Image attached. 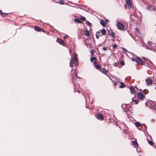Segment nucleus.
I'll return each mask as SVG.
<instances>
[{
  "label": "nucleus",
  "mask_w": 156,
  "mask_h": 156,
  "mask_svg": "<svg viewBox=\"0 0 156 156\" xmlns=\"http://www.w3.org/2000/svg\"><path fill=\"white\" fill-rule=\"evenodd\" d=\"M78 59L77 57L76 54H74L73 56L72 57L70 60L69 66L70 67H72L73 65L77 66L78 65L77 63Z\"/></svg>",
  "instance_id": "obj_1"
},
{
  "label": "nucleus",
  "mask_w": 156,
  "mask_h": 156,
  "mask_svg": "<svg viewBox=\"0 0 156 156\" xmlns=\"http://www.w3.org/2000/svg\"><path fill=\"white\" fill-rule=\"evenodd\" d=\"M106 33V30L104 29H103L101 30H99L96 34V38L97 39H99V37L103 35H105Z\"/></svg>",
  "instance_id": "obj_2"
},
{
  "label": "nucleus",
  "mask_w": 156,
  "mask_h": 156,
  "mask_svg": "<svg viewBox=\"0 0 156 156\" xmlns=\"http://www.w3.org/2000/svg\"><path fill=\"white\" fill-rule=\"evenodd\" d=\"M136 62L139 64L143 65L144 62L140 57H137L136 58Z\"/></svg>",
  "instance_id": "obj_3"
},
{
  "label": "nucleus",
  "mask_w": 156,
  "mask_h": 156,
  "mask_svg": "<svg viewBox=\"0 0 156 156\" xmlns=\"http://www.w3.org/2000/svg\"><path fill=\"white\" fill-rule=\"evenodd\" d=\"M116 25L118 29L119 30H122L124 29V26L120 23H118Z\"/></svg>",
  "instance_id": "obj_4"
},
{
  "label": "nucleus",
  "mask_w": 156,
  "mask_h": 156,
  "mask_svg": "<svg viewBox=\"0 0 156 156\" xmlns=\"http://www.w3.org/2000/svg\"><path fill=\"white\" fill-rule=\"evenodd\" d=\"M149 104L150 105V107L151 109H156V105L155 104L154 101H151L149 103Z\"/></svg>",
  "instance_id": "obj_5"
},
{
  "label": "nucleus",
  "mask_w": 156,
  "mask_h": 156,
  "mask_svg": "<svg viewBox=\"0 0 156 156\" xmlns=\"http://www.w3.org/2000/svg\"><path fill=\"white\" fill-rule=\"evenodd\" d=\"M126 3L129 8H132V2L131 0H126Z\"/></svg>",
  "instance_id": "obj_6"
},
{
  "label": "nucleus",
  "mask_w": 156,
  "mask_h": 156,
  "mask_svg": "<svg viewBox=\"0 0 156 156\" xmlns=\"http://www.w3.org/2000/svg\"><path fill=\"white\" fill-rule=\"evenodd\" d=\"M146 9L148 11H152L156 10V8L153 5H149L147 7Z\"/></svg>",
  "instance_id": "obj_7"
},
{
  "label": "nucleus",
  "mask_w": 156,
  "mask_h": 156,
  "mask_svg": "<svg viewBox=\"0 0 156 156\" xmlns=\"http://www.w3.org/2000/svg\"><path fill=\"white\" fill-rule=\"evenodd\" d=\"M137 95L138 98L141 100L143 99L144 97V95L141 92L138 93L137 94Z\"/></svg>",
  "instance_id": "obj_8"
},
{
  "label": "nucleus",
  "mask_w": 156,
  "mask_h": 156,
  "mask_svg": "<svg viewBox=\"0 0 156 156\" xmlns=\"http://www.w3.org/2000/svg\"><path fill=\"white\" fill-rule=\"evenodd\" d=\"M56 41L58 43L63 45H64L65 44H66L63 40L60 39L59 38H58L57 39Z\"/></svg>",
  "instance_id": "obj_9"
},
{
  "label": "nucleus",
  "mask_w": 156,
  "mask_h": 156,
  "mask_svg": "<svg viewBox=\"0 0 156 156\" xmlns=\"http://www.w3.org/2000/svg\"><path fill=\"white\" fill-rule=\"evenodd\" d=\"M132 145L135 148H137L138 147V145L136 141H133L132 142Z\"/></svg>",
  "instance_id": "obj_10"
},
{
  "label": "nucleus",
  "mask_w": 156,
  "mask_h": 156,
  "mask_svg": "<svg viewBox=\"0 0 156 156\" xmlns=\"http://www.w3.org/2000/svg\"><path fill=\"white\" fill-rule=\"evenodd\" d=\"M147 84L148 85H151L152 84V81L149 78H147L146 80Z\"/></svg>",
  "instance_id": "obj_11"
},
{
  "label": "nucleus",
  "mask_w": 156,
  "mask_h": 156,
  "mask_svg": "<svg viewBox=\"0 0 156 156\" xmlns=\"http://www.w3.org/2000/svg\"><path fill=\"white\" fill-rule=\"evenodd\" d=\"M97 118L99 120H101L103 119V115L101 114H98L97 115Z\"/></svg>",
  "instance_id": "obj_12"
},
{
  "label": "nucleus",
  "mask_w": 156,
  "mask_h": 156,
  "mask_svg": "<svg viewBox=\"0 0 156 156\" xmlns=\"http://www.w3.org/2000/svg\"><path fill=\"white\" fill-rule=\"evenodd\" d=\"M131 93L132 94H134L135 93V91L133 87L130 86L129 88Z\"/></svg>",
  "instance_id": "obj_13"
},
{
  "label": "nucleus",
  "mask_w": 156,
  "mask_h": 156,
  "mask_svg": "<svg viewBox=\"0 0 156 156\" xmlns=\"http://www.w3.org/2000/svg\"><path fill=\"white\" fill-rule=\"evenodd\" d=\"M35 29L37 30L38 31H40L41 30V29L39 27L37 26H35ZM43 31V32H44L45 30H42Z\"/></svg>",
  "instance_id": "obj_14"
},
{
  "label": "nucleus",
  "mask_w": 156,
  "mask_h": 156,
  "mask_svg": "<svg viewBox=\"0 0 156 156\" xmlns=\"http://www.w3.org/2000/svg\"><path fill=\"white\" fill-rule=\"evenodd\" d=\"M74 21L75 23H82V21H81L78 18H76L74 19Z\"/></svg>",
  "instance_id": "obj_15"
},
{
  "label": "nucleus",
  "mask_w": 156,
  "mask_h": 156,
  "mask_svg": "<svg viewBox=\"0 0 156 156\" xmlns=\"http://www.w3.org/2000/svg\"><path fill=\"white\" fill-rule=\"evenodd\" d=\"M101 24L103 26H105L106 25V23L105 21L101 20L100 21Z\"/></svg>",
  "instance_id": "obj_16"
},
{
  "label": "nucleus",
  "mask_w": 156,
  "mask_h": 156,
  "mask_svg": "<svg viewBox=\"0 0 156 156\" xmlns=\"http://www.w3.org/2000/svg\"><path fill=\"white\" fill-rule=\"evenodd\" d=\"M108 33L109 35L112 36L113 37H115V35L114 32L112 31H109L108 32Z\"/></svg>",
  "instance_id": "obj_17"
},
{
  "label": "nucleus",
  "mask_w": 156,
  "mask_h": 156,
  "mask_svg": "<svg viewBox=\"0 0 156 156\" xmlns=\"http://www.w3.org/2000/svg\"><path fill=\"white\" fill-rule=\"evenodd\" d=\"M84 34L86 35L87 37H89L90 35L89 32L87 30H86L84 31Z\"/></svg>",
  "instance_id": "obj_18"
},
{
  "label": "nucleus",
  "mask_w": 156,
  "mask_h": 156,
  "mask_svg": "<svg viewBox=\"0 0 156 156\" xmlns=\"http://www.w3.org/2000/svg\"><path fill=\"white\" fill-rule=\"evenodd\" d=\"M95 57H91L90 58V61H91L93 62H94V63H96V61H95Z\"/></svg>",
  "instance_id": "obj_19"
},
{
  "label": "nucleus",
  "mask_w": 156,
  "mask_h": 156,
  "mask_svg": "<svg viewBox=\"0 0 156 156\" xmlns=\"http://www.w3.org/2000/svg\"><path fill=\"white\" fill-rule=\"evenodd\" d=\"M58 3L61 5L65 4L64 0H59L58 2Z\"/></svg>",
  "instance_id": "obj_20"
},
{
  "label": "nucleus",
  "mask_w": 156,
  "mask_h": 156,
  "mask_svg": "<svg viewBox=\"0 0 156 156\" xmlns=\"http://www.w3.org/2000/svg\"><path fill=\"white\" fill-rule=\"evenodd\" d=\"M135 126L137 127H140L141 126V125L140 122H137L135 123Z\"/></svg>",
  "instance_id": "obj_21"
},
{
  "label": "nucleus",
  "mask_w": 156,
  "mask_h": 156,
  "mask_svg": "<svg viewBox=\"0 0 156 156\" xmlns=\"http://www.w3.org/2000/svg\"><path fill=\"white\" fill-rule=\"evenodd\" d=\"M94 67H96V68L97 69H98L99 68H100V66H99L97 64V63H94Z\"/></svg>",
  "instance_id": "obj_22"
},
{
  "label": "nucleus",
  "mask_w": 156,
  "mask_h": 156,
  "mask_svg": "<svg viewBox=\"0 0 156 156\" xmlns=\"http://www.w3.org/2000/svg\"><path fill=\"white\" fill-rule=\"evenodd\" d=\"M120 83H121V85L120 87V88H122L124 87H125V84H124V83L121 82Z\"/></svg>",
  "instance_id": "obj_23"
},
{
  "label": "nucleus",
  "mask_w": 156,
  "mask_h": 156,
  "mask_svg": "<svg viewBox=\"0 0 156 156\" xmlns=\"http://www.w3.org/2000/svg\"><path fill=\"white\" fill-rule=\"evenodd\" d=\"M103 73L106 74L108 72V70L104 68H103L102 69Z\"/></svg>",
  "instance_id": "obj_24"
},
{
  "label": "nucleus",
  "mask_w": 156,
  "mask_h": 156,
  "mask_svg": "<svg viewBox=\"0 0 156 156\" xmlns=\"http://www.w3.org/2000/svg\"><path fill=\"white\" fill-rule=\"evenodd\" d=\"M86 23L90 27L92 25V24L91 23H90L89 21H87Z\"/></svg>",
  "instance_id": "obj_25"
},
{
  "label": "nucleus",
  "mask_w": 156,
  "mask_h": 156,
  "mask_svg": "<svg viewBox=\"0 0 156 156\" xmlns=\"http://www.w3.org/2000/svg\"><path fill=\"white\" fill-rule=\"evenodd\" d=\"M2 16L5 17L8 15V14L5 13H3L2 12L1 14Z\"/></svg>",
  "instance_id": "obj_26"
},
{
  "label": "nucleus",
  "mask_w": 156,
  "mask_h": 156,
  "mask_svg": "<svg viewBox=\"0 0 156 156\" xmlns=\"http://www.w3.org/2000/svg\"><path fill=\"white\" fill-rule=\"evenodd\" d=\"M77 72H76V71L75 70V72H74V75H75V76L76 77H77L78 78H80V77H77Z\"/></svg>",
  "instance_id": "obj_27"
},
{
  "label": "nucleus",
  "mask_w": 156,
  "mask_h": 156,
  "mask_svg": "<svg viewBox=\"0 0 156 156\" xmlns=\"http://www.w3.org/2000/svg\"><path fill=\"white\" fill-rule=\"evenodd\" d=\"M132 101H134L135 102L136 104H138L139 101H137V100H133V98H132Z\"/></svg>",
  "instance_id": "obj_28"
},
{
  "label": "nucleus",
  "mask_w": 156,
  "mask_h": 156,
  "mask_svg": "<svg viewBox=\"0 0 156 156\" xmlns=\"http://www.w3.org/2000/svg\"><path fill=\"white\" fill-rule=\"evenodd\" d=\"M148 44L150 45H151V46H152L153 43H152V41H149L147 42Z\"/></svg>",
  "instance_id": "obj_29"
},
{
  "label": "nucleus",
  "mask_w": 156,
  "mask_h": 156,
  "mask_svg": "<svg viewBox=\"0 0 156 156\" xmlns=\"http://www.w3.org/2000/svg\"><path fill=\"white\" fill-rule=\"evenodd\" d=\"M148 143L151 145H152L153 144V143L151 141H148Z\"/></svg>",
  "instance_id": "obj_30"
},
{
  "label": "nucleus",
  "mask_w": 156,
  "mask_h": 156,
  "mask_svg": "<svg viewBox=\"0 0 156 156\" xmlns=\"http://www.w3.org/2000/svg\"><path fill=\"white\" fill-rule=\"evenodd\" d=\"M148 91L147 89L144 90V93L145 94H147L148 93Z\"/></svg>",
  "instance_id": "obj_31"
},
{
  "label": "nucleus",
  "mask_w": 156,
  "mask_h": 156,
  "mask_svg": "<svg viewBox=\"0 0 156 156\" xmlns=\"http://www.w3.org/2000/svg\"><path fill=\"white\" fill-rule=\"evenodd\" d=\"M135 30L136 32H138L139 34L140 33V31L137 27L136 28Z\"/></svg>",
  "instance_id": "obj_32"
},
{
  "label": "nucleus",
  "mask_w": 156,
  "mask_h": 156,
  "mask_svg": "<svg viewBox=\"0 0 156 156\" xmlns=\"http://www.w3.org/2000/svg\"><path fill=\"white\" fill-rule=\"evenodd\" d=\"M81 19L83 20H83H86V18L85 17H82L81 18Z\"/></svg>",
  "instance_id": "obj_33"
},
{
  "label": "nucleus",
  "mask_w": 156,
  "mask_h": 156,
  "mask_svg": "<svg viewBox=\"0 0 156 156\" xmlns=\"http://www.w3.org/2000/svg\"><path fill=\"white\" fill-rule=\"evenodd\" d=\"M90 52H91V53L92 55L94 54V50H91Z\"/></svg>",
  "instance_id": "obj_34"
},
{
  "label": "nucleus",
  "mask_w": 156,
  "mask_h": 156,
  "mask_svg": "<svg viewBox=\"0 0 156 156\" xmlns=\"http://www.w3.org/2000/svg\"><path fill=\"white\" fill-rule=\"evenodd\" d=\"M122 50H123V52H125L127 51L126 49L124 48H122Z\"/></svg>",
  "instance_id": "obj_35"
},
{
  "label": "nucleus",
  "mask_w": 156,
  "mask_h": 156,
  "mask_svg": "<svg viewBox=\"0 0 156 156\" xmlns=\"http://www.w3.org/2000/svg\"><path fill=\"white\" fill-rule=\"evenodd\" d=\"M117 45L116 44H114L113 46V48H115L117 47Z\"/></svg>",
  "instance_id": "obj_36"
},
{
  "label": "nucleus",
  "mask_w": 156,
  "mask_h": 156,
  "mask_svg": "<svg viewBox=\"0 0 156 156\" xmlns=\"http://www.w3.org/2000/svg\"><path fill=\"white\" fill-rule=\"evenodd\" d=\"M124 133L126 134L128 133V132L127 131V130L125 129L124 130Z\"/></svg>",
  "instance_id": "obj_37"
},
{
  "label": "nucleus",
  "mask_w": 156,
  "mask_h": 156,
  "mask_svg": "<svg viewBox=\"0 0 156 156\" xmlns=\"http://www.w3.org/2000/svg\"><path fill=\"white\" fill-rule=\"evenodd\" d=\"M102 49L103 50H104V51H106L107 50V49L105 47H103V48H102Z\"/></svg>",
  "instance_id": "obj_38"
},
{
  "label": "nucleus",
  "mask_w": 156,
  "mask_h": 156,
  "mask_svg": "<svg viewBox=\"0 0 156 156\" xmlns=\"http://www.w3.org/2000/svg\"><path fill=\"white\" fill-rule=\"evenodd\" d=\"M118 63H115L114 64V65L115 66H118Z\"/></svg>",
  "instance_id": "obj_39"
},
{
  "label": "nucleus",
  "mask_w": 156,
  "mask_h": 156,
  "mask_svg": "<svg viewBox=\"0 0 156 156\" xmlns=\"http://www.w3.org/2000/svg\"><path fill=\"white\" fill-rule=\"evenodd\" d=\"M145 48L147 49H151V48H149V47L147 45H146V47H145Z\"/></svg>",
  "instance_id": "obj_40"
},
{
  "label": "nucleus",
  "mask_w": 156,
  "mask_h": 156,
  "mask_svg": "<svg viewBox=\"0 0 156 156\" xmlns=\"http://www.w3.org/2000/svg\"><path fill=\"white\" fill-rule=\"evenodd\" d=\"M131 59L133 61H136V58L135 59L133 58H132Z\"/></svg>",
  "instance_id": "obj_41"
},
{
  "label": "nucleus",
  "mask_w": 156,
  "mask_h": 156,
  "mask_svg": "<svg viewBox=\"0 0 156 156\" xmlns=\"http://www.w3.org/2000/svg\"><path fill=\"white\" fill-rule=\"evenodd\" d=\"M143 59L144 60H147V61H148V60L147 59V58H146L145 57H143Z\"/></svg>",
  "instance_id": "obj_42"
},
{
  "label": "nucleus",
  "mask_w": 156,
  "mask_h": 156,
  "mask_svg": "<svg viewBox=\"0 0 156 156\" xmlns=\"http://www.w3.org/2000/svg\"><path fill=\"white\" fill-rule=\"evenodd\" d=\"M121 64L122 65H124V62H121Z\"/></svg>",
  "instance_id": "obj_43"
},
{
  "label": "nucleus",
  "mask_w": 156,
  "mask_h": 156,
  "mask_svg": "<svg viewBox=\"0 0 156 156\" xmlns=\"http://www.w3.org/2000/svg\"><path fill=\"white\" fill-rule=\"evenodd\" d=\"M117 84V83L116 82H114V85L115 86H116Z\"/></svg>",
  "instance_id": "obj_44"
},
{
  "label": "nucleus",
  "mask_w": 156,
  "mask_h": 156,
  "mask_svg": "<svg viewBox=\"0 0 156 156\" xmlns=\"http://www.w3.org/2000/svg\"><path fill=\"white\" fill-rule=\"evenodd\" d=\"M68 37V36H65L63 37V38L64 39H66L67 37Z\"/></svg>",
  "instance_id": "obj_45"
},
{
  "label": "nucleus",
  "mask_w": 156,
  "mask_h": 156,
  "mask_svg": "<svg viewBox=\"0 0 156 156\" xmlns=\"http://www.w3.org/2000/svg\"><path fill=\"white\" fill-rule=\"evenodd\" d=\"M2 13V11L0 10V13H1V14Z\"/></svg>",
  "instance_id": "obj_46"
},
{
  "label": "nucleus",
  "mask_w": 156,
  "mask_h": 156,
  "mask_svg": "<svg viewBox=\"0 0 156 156\" xmlns=\"http://www.w3.org/2000/svg\"><path fill=\"white\" fill-rule=\"evenodd\" d=\"M74 78H73V80H72V81H73V80H74Z\"/></svg>",
  "instance_id": "obj_47"
},
{
  "label": "nucleus",
  "mask_w": 156,
  "mask_h": 156,
  "mask_svg": "<svg viewBox=\"0 0 156 156\" xmlns=\"http://www.w3.org/2000/svg\"><path fill=\"white\" fill-rule=\"evenodd\" d=\"M121 107H122V108H123V105H121Z\"/></svg>",
  "instance_id": "obj_48"
},
{
  "label": "nucleus",
  "mask_w": 156,
  "mask_h": 156,
  "mask_svg": "<svg viewBox=\"0 0 156 156\" xmlns=\"http://www.w3.org/2000/svg\"><path fill=\"white\" fill-rule=\"evenodd\" d=\"M131 15L130 14V17L131 19H132L131 16Z\"/></svg>",
  "instance_id": "obj_49"
},
{
  "label": "nucleus",
  "mask_w": 156,
  "mask_h": 156,
  "mask_svg": "<svg viewBox=\"0 0 156 156\" xmlns=\"http://www.w3.org/2000/svg\"><path fill=\"white\" fill-rule=\"evenodd\" d=\"M125 112H126V113H127L126 110H125Z\"/></svg>",
  "instance_id": "obj_50"
},
{
  "label": "nucleus",
  "mask_w": 156,
  "mask_h": 156,
  "mask_svg": "<svg viewBox=\"0 0 156 156\" xmlns=\"http://www.w3.org/2000/svg\"><path fill=\"white\" fill-rule=\"evenodd\" d=\"M108 20H106V21H107V22H108Z\"/></svg>",
  "instance_id": "obj_51"
},
{
  "label": "nucleus",
  "mask_w": 156,
  "mask_h": 156,
  "mask_svg": "<svg viewBox=\"0 0 156 156\" xmlns=\"http://www.w3.org/2000/svg\"><path fill=\"white\" fill-rule=\"evenodd\" d=\"M73 82H75V81H74ZM73 83V84H74V85H75V84H74V83Z\"/></svg>",
  "instance_id": "obj_52"
},
{
  "label": "nucleus",
  "mask_w": 156,
  "mask_h": 156,
  "mask_svg": "<svg viewBox=\"0 0 156 156\" xmlns=\"http://www.w3.org/2000/svg\"><path fill=\"white\" fill-rule=\"evenodd\" d=\"M78 91L79 92V90H78Z\"/></svg>",
  "instance_id": "obj_53"
}]
</instances>
